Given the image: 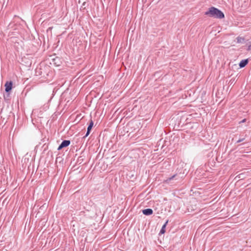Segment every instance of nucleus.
Segmentation results:
<instances>
[{
    "label": "nucleus",
    "mask_w": 251,
    "mask_h": 251,
    "mask_svg": "<svg viewBox=\"0 0 251 251\" xmlns=\"http://www.w3.org/2000/svg\"><path fill=\"white\" fill-rule=\"evenodd\" d=\"M205 15L220 19L225 17V15L222 11L213 6L211 7L208 11L205 12Z\"/></svg>",
    "instance_id": "1"
},
{
    "label": "nucleus",
    "mask_w": 251,
    "mask_h": 251,
    "mask_svg": "<svg viewBox=\"0 0 251 251\" xmlns=\"http://www.w3.org/2000/svg\"><path fill=\"white\" fill-rule=\"evenodd\" d=\"M70 144V141L69 140H64L58 148V150H60L64 147L68 146Z\"/></svg>",
    "instance_id": "2"
},
{
    "label": "nucleus",
    "mask_w": 251,
    "mask_h": 251,
    "mask_svg": "<svg viewBox=\"0 0 251 251\" xmlns=\"http://www.w3.org/2000/svg\"><path fill=\"white\" fill-rule=\"evenodd\" d=\"M4 86L5 87V91L8 92L12 89V82L11 81H7L5 83Z\"/></svg>",
    "instance_id": "3"
},
{
    "label": "nucleus",
    "mask_w": 251,
    "mask_h": 251,
    "mask_svg": "<svg viewBox=\"0 0 251 251\" xmlns=\"http://www.w3.org/2000/svg\"><path fill=\"white\" fill-rule=\"evenodd\" d=\"M248 62H249V61H248V59L242 60L240 61V62L239 63V67L241 68H244L247 65Z\"/></svg>",
    "instance_id": "4"
},
{
    "label": "nucleus",
    "mask_w": 251,
    "mask_h": 251,
    "mask_svg": "<svg viewBox=\"0 0 251 251\" xmlns=\"http://www.w3.org/2000/svg\"><path fill=\"white\" fill-rule=\"evenodd\" d=\"M93 125H94V123H93V121L92 120H91L90 124L87 128V131L85 135V136H87L90 134V131L92 129V128Z\"/></svg>",
    "instance_id": "5"
},
{
    "label": "nucleus",
    "mask_w": 251,
    "mask_h": 251,
    "mask_svg": "<svg viewBox=\"0 0 251 251\" xmlns=\"http://www.w3.org/2000/svg\"><path fill=\"white\" fill-rule=\"evenodd\" d=\"M143 213L145 215H150L152 214L153 211L151 209H146L143 210Z\"/></svg>",
    "instance_id": "6"
},
{
    "label": "nucleus",
    "mask_w": 251,
    "mask_h": 251,
    "mask_svg": "<svg viewBox=\"0 0 251 251\" xmlns=\"http://www.w3.org/2000/svg\"><path fill=\"white\" fill-rule=\"evenodd\" d=\"M168 223V221H167L166 222V223H165V224L162 226V228L160 231V234H164L165 233V232H166L165 228H166V226Z\"/></svg>",
    "instance_id": "7"
},
{
    "label": "nucleus",
    "mask_w": 251,
    "mask_h": 251,
    "mask_svg": "<svg viewBox=\"0 0 251 251\" xmlns=\"http://www.w3.org/2000/svg\"><path fill=\"white\" fill-rule=\"evenodd\" d=\"M236 40L238 43H242L244 41L245 39L244 37L238 36L236 38Z\"/></svg>",
    "instance_id": "8"
},
{
    "label": "nucleus",
    "mask_w": 251,
    "mask_h": 251,
    "mask_svg": "<svg viewBox=\"0 0 251 251\" xmlns=\"http://www.w3.org/2000/svg\"><path fill=\"white\" fill-rule=\"evenodd\" d=\"M245 140V137L239 139L237 141V143H240L242 141H243Z\"/></svg>",
    "instance_id": "9"
},
{
    "label": "nucleus",
    "mask_w": 251,
    "mask_h": 251,
    "mask_svg": "<svg viewBox=\"0 0 251 251\" xmlns=\"http://www.w3.org/2000/svg\"><path fill=\"white\" fill-rule=\"evenodd\" d=\"M246 119H243V120H242L241 121H240V122H239V123H240V124H241V123H243L246 122Z\"/></svg>",
    "instance_id": "10"
},
{
    "label": "nucleus",
    "mask_w": 251,
    "mask_h": 251,
    "mask_svg": "<svg viewBox=\"0 0 251 251\" xmlns=\"http://www.w3.org/2000/svg\"><path fill=\"white\" fill-rule=\"evenodd\" d=\"M174 176H173L172 177H170V178H169L167 179L166 181L167 182H169L170 180H171L172 179V178H173Z\"/></svg>",
    "instance_id": "11"
},
{
    "label": "nucleus",
    "mask_w": 251,
    "mask_h": 251,
    "mask_svg": "<svg viewBox=\"0 0 251 251\" xmlns=\"http://www.w3.org/2000/svg\"><path fill=\"white\" fill-rule=\"evenodd\" d=\"M242 175V174H239V175H238L236 177H238L239 178H241V176Z\"/></svg>",
    "instance_id": "12"
},
{
    "label": "nucleus",
    "mask_w": 251,
    "mask_h": 251,
    "mask_svg": "<svg viewBox=\"0 0 251 251\" xmlns=\"http://www.w3.org/2000/svg\"><path fill=\"white\" fill-rule=\"evenodd\" d=\"M251 50V45L248 46V50Z\"/></svg>",
    "instance_id": "13"
},
{
    "label": "nucleus",
    "mask_w": 251,
    "mask_h": 251,
    "mask_svg": "<svg viewBox=\"0 0 251 251\" xmlns=\"http://www.w3.org/2000/svg\"><path fill=\"white\" fill-rule=\"evenodd\" d=\"M49 29H52V27H49Z\"/></svg>",
    "instance_id": "14"
}]
</instances>
